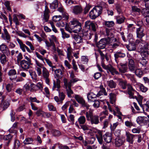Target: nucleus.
<instances>
[{"label":"nucleus","instance_id":"1","mask_svg":"<svg viewBox=\"0 0 149 149\" xmlns=\"http://www.w3.org/2000/svg\"><path fill=\"white\" fill-rule=\"evenodd\" d=\"M70 29L74 33H78L82 30L81 23L77 19H73L70 23Z\"/></svg>","mask_w":149,"mask_h":149},{"label":"nucleus","instance_id":"2","mask_svg":"<svg viewBox=\"0 0 149 149\" xmlns=\"http://www.w3.org/2000/svg\"><path fill=\"white\" fill-rule=\"evenodd\" d=\"M102 8L101 6L94 7L89 13V17L92 19H94L102 13Z\"/></svg>","mask_w":149,"mask_h":149},{"label":"nucleus","instance_id":"3","mask_svg":"<svg viewBox=\"0 0 149 149\" xmlns=\"http://www.w3.org/2000/svg\"><path fill=\"white\" fill-rule=\"evenodd\" d=\"M25 84L24 86V88L26 89V91L30 90L31 91H34L38 90L42 91L43 89V84Z\"/></svg>","mask_w":149,"mask_h":149},{"label":"nucleus","instance_id":"4","mask_svg":"<svg viewBox=\"0 0 149 149\" xmlns=\"http://www.w3.org/2000/svg\"><path fill=\"white\" fill-rule=\"evenodd\" d=\"M109 39L106 38L102 39L100 41L96 43V46L98 48V49H104L107 45L109 44Z\"/></svg>","mask_w":149,"mask_h":149},{"label":"nucleus","instance_id":"5","mask_svg":"<svg viewBox=\"0 0 149 149\" xmlns=\"http://www.w3.org/2000/svg\"><path fill=\"white\" fill-rule=\"evenodd\" d=\"M75 98L79 103L81 104V107L83 108L86 107L87 110L89 109L90 105L86 102L85 100L82 97H80L78 95H76L75 96Z\"/></svg>","mask_w":149,"mask_h":149},{"label":"nucleus","instance_id":"6","mask_svg":"<svg viewBox=\"0 0 149 149\" xmlns=\"http://www.w3.org/2000/svg\"><path fill=\"white\" fill-rule=\"evenodd\" d=\"M102 66L104 69L107 70L108 72H110L112 75H114L115 74H120L119 72L110 64L108 65L102 64Z\"/></svg>","mask_w":149,"mask_h":149},{"label":"nucleus","instance_id":"7","mask_svg":"<svg viewBox=\"0 0 149 149\" xmlns=\"http://www.w3.org/2000/svg\"><path fill=\"white\" fill-rule=\"evenodd\" d=\"M85 27L87 29H91L95 32L96 31L97 25L95 23H93L90 21H87L85 22Z\"/></svg>","mask_w":149,"mask_h":149},{"label":"nucleus","instance_id":"8","mask_svg":"<svg viewBox=\"0 0 149 149\" xmlns=\"http://www.w3.org/2000/svg\"><path fill=\"white\" fill-rule=\"evenodd\" d=\"M42 77L44 79L46 83L47 84H48L49 83L50 81L49 79V71L44 66H42Z\"/></svg>","mask_w":149,"mask_h":149},{"label":"nucleus","instance_id":"9","mask_svg":"<svg viewBox=\"0 0 149 149\" xmlns=\"http://www.w3.org/2000/svg\"><path fill=\"white\" fill-rule=\"evenodd\" d=\"M1 34V37L2 39L5 40H6L8 43L11 40V36L5 28L4 29L3 32Z\"/></svg>","mask_w":149,"mask_h":149},{"label":"nucleus","instance_id":"10","mask_svg":"<svg viewBox=\"0 0 149 149\" xmlns=\"http://www.w3.org/2000/svg\"><path fill=\"white\" fill-rule=\"evenodd\" d=\"M71 9L72 12L75 15L80 14L82 11V8L80 5L71 6Z\"/></svg>","mask_w":149,"mask_h":149},{"label":"nucleus","instance_id":"11","mask_svg":"<svg viewBox=\"0 0 149 149\" xmlns=\"http://www.w3.org/2000/svg\"><path fill=\"white\" fill-rule=\"evenodd\" d=\"M148 44L147 43L143 41L141 39L136 40L135 41V44L138 46L139 48L140 49V53L141 52L142 49L143 48L145 47V45Z\"/></svg>","mask_w":149,"mask_h":149},{"label":"nucleus","instance_id":"12","mask_svg":"<svg viewBox=\"0 0 149 149\" xmlns=\"http://www.w3.org/2000/svg\"><path fill=\"white\" fill-rule=\"evenodd\" d=\"M136 33L137 38L140 39H141L145 35L144 28L141 27L136 28Z\"/></svg>","mask_w":149,"mask_h":149},{"label":"nucleus","instance_id":"13","mask_svg":"<svg viewBox=\"0 0 149 149\" xmlns=\"http://www.w3.org/2000/svg\"><path fill=\"white\" fill-rule=\"evenodd\" d=\"M136 121L139 125L143 123L145 125L149 122L148 119L146 117L144 116H138L136 119Z\"/></svg>","mask_w":149,"mask_h":149},{"label":"nucleus","instance_id":"14","mask_svg":"<svg viewBox=\"0 0 149 149\" xmlns=\"http://www.w3.org/2000/svg\"><path fill=\"white\" fill-rule=\"evenodd\" d=\"M121 67L119 65H118L119 71L122 73H124L127 72L128 69L127 64V63H120L119 64Z\"/></svg>","mask_w":149,"mask_h":149},{"label":"nucleus","instance_id":"15","mask_svg":"<svg viewBox=\"0 0 149 149\" xmlns=\"http://www.w3.org/2000/svg\"><path fill=\"white\" fill-rule=\"evenodd\" d=\"M72 84H64L63 87L66 89L68 97H71V94L73 93V91L71 90V87Z\"/></svg>","mask_w":149,"mask_h":149},{"label":"nucleus","instance_id":"16","mask_svg":"<svg viewBox=\"0 0 149 149\" xmlns=\"http://www.w3.org/2000/svg\"><path fill=\"white\" fill-rule=\"evenodd\" d=\"M145 46L141 50V54L143 55V56H148L149 55V44H148Z\"/></svg>","mask_w":149,"mask_h":149},{"label":"nucleus","instance_id":"17","mask_svg":"<svg viewBox=\"0 0 149 149\" xmlns=\"http://www.w3.org/2000/svg\"><path fill=\"white\" fill-rule=\"evenodd\" d=\"M104 140L107 143H109L111 142L112 138L111 134L109 132H107L103 136Z\"/></svg>","mask_w":149,"mask_h":149},{"label":"nucleus","instance_id":"18","mask_svg":"<svg viewBox=\"0 0 149 149\" xmlns=\"http://www.w3.org/2000/svg\"><path fill=\"white\" fill-rule=\"evenodd\" d=\"M20 63L21 68L24 69H29L30 66L32 65L31 63L26 62V61L24 60L21 61Z\"/></svg>","mask_w":149,"mask_h":149},{"label":"nucleus","instance_id":"19","mask_svg":"<svg viewBox=\"0 0 149 149\" xmlns=\"http://www.w3.org/2000/svg\"><path fill=\"white\" fill-rule=\"evenodd\" d=\"M0 51L3 54H8L10 53L9 49L5 43H2L0 45Z\"/></svg>","mask_w":149,"mask_h":149},{"label":"nucleus","instance_id":"20","mask_svg":"<svg viewBox=\"0 0 149 149\" xmlns=\"http://www.w3.org/2000/svg\"><path fill=\"white\" fill-rule=\"evenodd\" d=\"M9 102L7 100H4L3 98L1 100L0 107L3 108V110H5L9 106Z\"/></svg>","mask_w":149,"mask_h":149},{"label":"nucleus","instance_id":"21","mask_svg":"<svg viewBox=\"0 0 149 149\" xmlns=\"http://www.w3.org/2000/svg\"><path fill=\"white\" fill-rule=\"evenodd\" d=\"M113 40L114 42H109V45L111 46V48L115 49L119 46L120 43L119 42L117 41V39L116 38H113Z\"/></svg>","mask_w":149,"mask_h":149},{"label":"nucleus","instance_id":"22","mask_svg":"<svg viewBox=\"0 0 149 149\" xmlns=\"http://www.w3.org/2000/svg\"><path fill=\"white\" fill-rule=\"evenodd\" d=\"M89 119L88 121H91L92 124H97L99 123V117L98 116H94L89 118Z\"/></svg>","mask_w":149,"mask_h":149},{"label":"nucleus","instance_id":"23","mask_svg":"<svg viewBox=\"0 0 149 149\" xmlns=\"http://www.w3.org/2000/svg\"><path fill=\"white\" fill-rule=\"evenodd\" d=\"M126 136L127 137V141L131 144H133V139L135 136V135L130 134L129 132H126Z\"/></svg>","mask_w":149,"mask_h":149},{"label":"nucleus","instance_id":"24","mask_svg":"<svg viewBox=\"0 0 149 149\" xmlns=\"http://www.w3.org/2000/svg\"><path fill=\"white\" fill-rule=\"evenodd\" d=\"M49 10L47 6H45V9L44 12L43 19L45 22L48 21L49 19Z\"/></svg>","mask_w":149,"mask_h":149},{"label":"nucleus","instance_id":"25","mask_svg":"<svg viewBox=\"0 0 149 149\" xmlns=\"http://www.w3.org/2000/svg\"><path fill=\"white\" fill-rule=\"evenodd\" d=\"M124 141L123 138L120 137H116L115 140V144L116 146L119 147L122 145Z\"/></svg>","mask_w":149,"mask_h":149},{"label":"nucleus","instance_id":"26","mask_svg":"<svg viewBox=\"0 0 149 149\" xmlns=\"http://www.w3.org/2000/svg\"><path fill=\"white\" fill-rule=\"evenodd\" d=\"M116 23L118 24H121L124 22L125 18L123 16H117L116 17Z\"/></svg>","mask_w":149,"mask_h":149},{"label":"nucleus","instance_id":"27","mask_svg":"<svg viewBox=\"0 0 149 149\" xmlns=\"http://www.w3.org/2000/svg\"><path fill=\"white\" fill-rule=\"evenodd\" d=\"M142 58L139 61V63L142 65L143 66H146L148 62V56H143V55H141Z\"/></svg>","mask_w":149,"mask_h":149},{"label":"nucleus","instance_id":"28","mask_svg":"<svg viewBox=\"0 0 149 149\" xmlns=\"http://www.w3.org/2000/svg\"><path fill=\"white\" fill-rule=\"evenodd\" d=\"M73 38L77 43H79L83 42L82 38L78 35L74 34L73 36Z\"/></svg>","mask_w":149,"mask_h":149},{"label":"nucleus","instance_id":"29","mask_svg":"<svg viewBox=\"0 0 149 149\" xmlns=\"http://www.w3.org/2000/svg\"><path fill=\"white\" fill-rule=\"evenodd\" d=\"M106 35L108 37V38L107 39H109V41L110 40V38H112L114 37V35L112 31L108 29H106Z\"/></svg>","mask_w":149,"mask_h":149},{"label":"nucleus","instance_id":"30","mask_svg":"<svg viewBox=\"0 0 149 149\" xmlns=\"http://www.w3.org/2000/svg\"><path fill=\"white\" fill-rule=\"evenodd\" d=\"M17 73L16 70L15 69H11L8 72V75L10 76V79L12 80L13 78V76L14 77H17Z\"/></svg>","mask_w":149,"mask_h":149},{"label":"nucleus","instance_id":"31","mask_svg":"<svg viewBox=\"0 0 149 149\" xmlns=\"http://www.w3.org/2000/svg\"><path fill=\"white\" fill-rule=\"evenodd\" d=\"M136 45L135 43L134 44L133 43H129L128 45H126V47L129 51H134L136 49Z\"/></svg>","mask_w":149,"mask_h":149},{"label":"nucleus","instance_id":"32","mask_svg":"<svg viewBox=\"0 0 149 149\" xmlns=\"http://www.w3.org/2000/svg\"><path fill=\"white\" fill-rule=\"evenodd\" d=\"M16 40L19 44L20 49L23 52H26V50L25 49V45L24 44L22 41L19 38H17Z\"/></svg>","mask_w":149,"mask_h":149},{"label":"nucleus","instance_id":"33","mask_svg":"<svg viewBox=\"0 0 149 149\" xmlns=\"http://www.w3.org/2000/svg\"><path fill=\"white\" fill-rule=\"evenodd\" d=\"M52 135L54 136L58 137L61 135L60 132L56 129H53L51 131Z\"/></svg>","mask_w":149,"mask_h":149},{"label":"nucleus","instance_id":"34","mask_svg":"<svg viewBox=\"0 0 149 149\" xmlns=\"http://www.w3.org/2000/svg\"><path fill=\"white\" fill-rule=\"evenodd\" d=\"M1 63L3 64H4L7 61L6 56L4 54H1L0 57Z\"/></svg>","mask_w":149,"mask_h":149},{"label":"nucleus","instance_id":"35","mask_svg":"<svg viewBox=\"0 0 149 149\" xmlns=\"http://www.w3.org/2000/svg\"><path fill=\"white\" fill-rule=\"evenodd\" d=\"M29 72L32 79L35 81H36L37 76L35 72L32 70H30L29 71Z\"/></svg>","mask_w":149,"mask_h":149},{"label":"nucleus","instance_id":"36","mask_svg":"<svg viewBox=\"0 0 149 149\" xmlns=\"http://www.w3.org/2000/svg\"><path fill=\"white\" fill-rule=\"evenodd\" d=\"M36 114L38 117L41 116L42 117L45 118V116H44V111L41 109H39L36 112Z\"/></svg>","mask_w":149,"mask_h":149},{"label":"nucleus","instance_id":"37","mask_svg":"<svg viewBox=\"0 0 149 149\" xmlns=\"http://www.w3.org/2000/svg\"><path fill=\"white\" fill-rule=\"evenodd\" d=\"M55 72V77H60L62 74L61 70L60 69H56Z\"/></svg>","mask_w":149,"mask_h":149},{"label":"nucleus","instance_id":"38","mask_svg":"<svg viewBox=\"0 0 149 149\" xmlns=\"http://www.w3.org/2000/svg\"><path fill=\"white\" fill-rule=\"evenodd\" d=\"M78 121L79 123L81 124H84L86 121L85 117L84 116H81L78 119Z\"/></svg>","mask_w":149,"mask_h":149},{"label":"nucleus","instance_id":"39","mask_svg":"<svg viewBox=\"0 0 149 149\" xmlns=\"http://www.w3.org/2000/svg\"><path fill=\"white\" fill-rule=\"evenodd\" d=\"M136 75L139 77H141L143 74V73L140 69H137L134 72Z\"/></svg>","mask_w":149,"mask_h":149},{"label":"nucleus","instance_id":"40","mask_svg":"<svg viewBox=\"0 0 149 149\" xmlns=\"http://www.w3.org/2000/svg\"><path fill=\"white\" fill-rule=\"evenodd\" d=\"M50 6L52 9H54L57 8L58 3L57 0H55L52 3L50 4Z\"/></svg>","mask_w":149,"mask_h":149},{"label":"nucleus","instance_id":"41","mask_svg":"<svg viewBox=\"0 0 149 149\" xmlns=\"http://www.w3.org/2000/svg\"><path fill=\"white\" fill-rule=\"evenodd\" d=\"M97 95H95L93 93H88L87 94V98L88 101H92L91 99H93L94 98H95Z\"/></svg>","mask_w":149,"mask_h":149},{"label":"nucleus","instance_id":"42","mask_svg":"<svg viewBox=\"0 0 149 149\" xmlns=\"http://www.w3.org/2000/svg\"><path fill=\"white\" fill-rule=\"evenodd\" d=\"M60 31H61L62 37L64 39L65 38H69L70 36V35L65 33L64 32V30L63 29L61 28Z\"/></svg>","mask_w":149,"mask_h":149},{"label":"nucleus","instance_id":"43","mask_svg":"<svg viewBox=\"0 0 149 149\" xmlns=\"http://www.w3.org/2000/svg\"><path fill=\"white\" fill-rule=\"evenodd\" d=\"M33 139L32 138L28 137L26 138L23 142V143L25 145L31 144L29 142H33Z\"/></svg>","mask_w":149,"mask_h":149},{"label":"nucleus","instance_id":"44","mask_svg":"<svg viewBox=\"0 0 149 149\" xmlns=\"http://www.w3.org/2000/svg\"><path fill=\"white\" fill-rule=\"evenodd\" d=\"M10 2L9 1L6 0L4 1V5L7 8V10L9 11H12V10L10 6Z\"/></svg>","mask_w":149,"mask_h":149},{"label":"nucleus","instance_id":"45","mask_svg":"<svg viewBox=\"0 0 149 149\" xmlns=\"http://www.w3.org/2000/svg\"><path fill=\"white\" fill-rule=\"evenodd\" d=\"M70 77L71 78L70 81L72 83H74L78 80V79H77L74 78V75L73 72H71Z\"/></svg>","mask_w":149,"mask_h":149},{"label":"nucleus","instance_id":"46","mask_svg":"<svg viewBox=\"0 0 149 149\" xmlns=\"http://www.w3.org/2000/svg\"><path fill=\"white\" fill-rule=\"evenodd\" d=\"M144 107H143V110H145L146 111H149V100L146 102V104H144Z\"/></svg>","mask_w":149,"mask_h":149},{"label":"nucleus","instance_id":"47","mask_svg":"<svg viewBox=\"0 0 149 149\" xmlns=\"http://www.w3.org/2000/svg\"><path fill=\"white\" fill-rule=\"evenodd\" d=\"M125 124L126 126L129 127L130 128L132 126L135 127L136 126L135 124L128 121H126L125 122Z\"/></svg>","mask_w":149,"mask_h":149},{"label":"nucleus","instance_id":"48","mask_svg":"<svg viewBox=\"0 0 149 149\" xmlns=\"http://www.w3.org/2000/svg\"><path fill=\"white\" fill-rule=\"evenodd\" d=\"M58 93L60 102L62 103V101L65 98V95L63 92H60V91L58 92Z\"/></svg>","mask_w":149,"mask_h":149},{"label":"nucleus","instance_id":"49","mask_svg":"<svg viewBox=\"0 0 149 149\" xmlns=\"http://www.w3.org/2000/svg\"><path fill=\"white\" fill-rule=\"evenodd\" d=\"M86 115L87 120H90L89 118L94 116L92 112L90 111H89V112H86Z\"/></svg>","mask_w":149,"mask_h":149},{"label":"nucleus","instance_id":"50","mask_svg":"<svg viewBox=\"0 0 149 149\" xmlns=\"http://www.w3.org/2000/svg\"><path fill=\"white\" fill-rule=\"evenodd\" d=\"M62 19V17L61 15H56L53 17V20L55 22L60 21Z\"/></svg>","mask_w":149,"mask_h":149},{"label":"nucleus","instance_id":"51","mask_svg":"<svg viewBox=\"0 0 149 149\" xmlns=\"http://www.w3.org/2000/svg\"><path fill=\"white\" fill-rule=\"evenodd\" d=\"M20 144V142L18 140H15L14 142V149H17L19 147Z\"/></svg>","mask_w":149,"mask_h":149},{"label":"nucleus","instance_id":"52","mask_svg":"<svg viewBox=\"0 0 149 149\" xmlns=\"http://www.w3.org/2000/svg\"><path fill=\"white\" fill-rule=\"evenodd\" d=\"M114 22L113 21H107L105 23V25L108 27H111L114 25Z\"/></svg>","mask_w":149,"mask_h":149},{"label":"nucleus","instance_id":"53","mask_svg":"<svg viewBox=\"0 0 149 149\" xmlns=\"http://www.w3.org/2000/svg\"><path fill=\"white\" fill-rule=\"evenodd\" d=\"M91 102H95L93 105L94 108H97L99 107L100 102L98 100H95L94 101H91Z\"/></svg>","mask_w":149,"mask_h":149},{"label":"nucleus","instance_id":"54","mask_svg":"<svg viewBox=\"0 0 149 149\" xmlns=\"http://www.w3.org/2000/svg\"><path fill=\"white\" fill-rule=\"evenodd\" d=\"M139 88L141 91L143 92H146L148 89V88L145 87L143 84H140Z\"/></svg>","mask_w":149,"mask_h":149},{"label":"nucleus","instance_id":"55","mask_svg":"<svg viewBox=\"0 0 149 149\" xmlns=\"http://www.w3.org/2000/svg\"><path fill=\"white\" fill-rule=\"evenodd\" d=\"M142 12L143 15L146 17L147 16H148L147 15L148 14H149V9L146 8H144L143 9Z\"/></svg>","mask_w":149,"mask_h":149},{"label":"nucleus","instance_id":"56","mask_svg":"<svg viewBox=\"0 0 149 149\" xmlns=\"http://www.w3.org/2000/svg\"><path fill=\"white\" fill-rule=\"evenodd\" d=\"M135 135V136L137 137L138 138L137 142L139 143H140L143 139V137H142V135L141 134H136Z\"/></svg>","mask_w":149,"mask_h":149},{"label":"nucleus","instance_id":"57","mask_svg":"<svg viewBox=\"0 0 149 149\" xmlns=\"http://www.w3.org/2000/svg\"><path fill=\"white\" fill-rule=\"evenodd\" d=\"M13 21L15 23V24L16 25H19V22L18 21V19L17 17L15 14L13 15Z\"/></svg>","mask_w":149,"mask_h":149},{"label":"nucleus","instance_id":"58","mask_svg":"<svg viewBox=\"0 0 149 149\" xmlns=\"http://www.w3.org/2000/svg\"><path fill=\"white\" fill-rule=\"evenodd\" d=\"M97 52L99 53L101 56V58L102 60L104 59L105 56V54L103 53L100 50L98 49Z\"/></svg>","mask_w":149,"mask_h":149},{"label":"nucleus","instance_id":"59","mask_svg":"<svg viewBox=\"0 0 149 149\" xmlns=\"http://www.w3.org/2000/svg\"><path fill=\"white\" fill-rule=\"evenodd\" d=\"M96 136L99 143L100 144H102L103 143V136H98L97 135H96Z\"/></svg>","mask_w":149,"mask_h":149},{"label":"nucleus","instance_id":"60","mask_svg":"<svg viewBox=\"0 0 149 149\" xmlns=\"http://www.w3.org/2000/svg\"><path fill=\"white\" fill-rule=\"evenodd\" d=\"M53 85L52 88L53 90H54L56 88H57L56 90L58 92H60V90L59 89L61 87V84H53Z\"/></svg>","mask_w":149,"mask_h":149},{"label":"nucleus","instance_id":"61","mask_svg":"<svg viewBox=\"0 0 149 149\" xmlns=\"http://www.w3.org/2000/svg\"><path fill=\"white\" fill-rule=\"evenodd\" d=\"M118 125V122H117L116 123H115L113 124V126H112L111 124L110 126V129L111 131H113L114 130L116 127Z\"/></svg>","mask_w":149,"mask_h":149},{"label":"nucleus","instance_id":"62","mask_svg":"<svg viewBox=\"0 0 149 149\" xmlns=\"http://www.w3.org/2000/svg\"><path fill=\"white\" fill-rule=\"evenodd\" d=\"M68 120L69 121L71 122L72 123V124H74V115L72 114L70 115L69 118L68 119Z\"/></svg>","mask_w":149,"mask_h":149},{"label":"nucleus","instance_id":"63","mask_svg":"<svg viewBox=\"0 0 149 149\" xmlns=\"http://www.w3.org/2000/svg\"><path fill=\"white\" fill-rule=\"evenodd\" d=\"M35 54L38 58L44 62V58L42 56L39 54V53L37 52H35Z\"/></svg>","mask_w":149,"mask_h":149},{"label":"nucleus","instance_id":"64","mask_svg":"<svg viewBox=\"0 0 149 149\" xmlns=\"http://www.w3.org/2000/svg\"><path fill=\"white\" fill-rule=\"evenodd\" d=\"M17 61L19 63L23 58V56L21 53H19L17 56Z\"/></svg>","mask_w":149,"mask_h":149}]
</instances>
